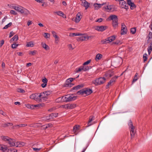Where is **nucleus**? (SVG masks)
<instances>
[{"label": "nucleus", "mask_w": 152, "mask_h": 152, "mask_svg": "<svg viewBox=\"0 0 152 152\" xmlns=\"http://www.w3.org/2000/svg\"><path fill=\"white\" fill-rule=\"evenodd\" d=\"M43 93H37L32 94L30 95V98L38 102H42L44 101L43 98Z\"/></svg>", "instance_id": "1"}, {"label": "nucleus", "mask_w": 152, "mask_h": 152, "mask_svg": "<svg viewBox=\"0 0 152 152\" xmlns=\"http://www.w3.org/2000/svg\"><path fill=\"white\" fill-rule=\"evenodd\" d=\"M12 8L20 12V13L25 15H27L29 13V11L28 10L20 6H13L12 7Z\"/></svg>", "instance_id": "2"}, {"label": "nucleus", "mask_w": 152, "mask_h": 152, "mask_svg": "<svg viewBox=\"0 0 152 152\" xmlns=\"http://www.w3.org/2000/svg\"><path fill=\"white\" fill-rule=\"evenodd\" d=\"M1 138L2 140L8 143L10 147L15 145V141L14 140L6 136H2Z\"/></svg>", "instance_id": "3"}, {"label": "nucleus", "mask_w": 152, "mask_h": 152, "mask_svg": "<svg viewBox=\"0 0 152 152\" xmlns=\"http://www.w3.org/2000/svg\"><path fill=\"white\" fill-rule=\"evenodd\" d=\"M0 150L3 152H17L16 149L8 148L7 146L4 145H0Z\"/></svg>", "instance_id": "4"}, {"label": "nucleus", "mask_w": 152, "mask_h": 152, "mask_svg": "<svg viewBox=\"0 0 152 152\" xmlns=\"http://www.w3.org/2000/svg\"><path fill=\"white\" fill-rule=\"evenodd\" d=\"M106 78L104 77H100L92 81V83L95 86L100 85L105 82Z\"/></svg>", "instance_id": "5"}, {"label": "nucleus", "mask_w": 152, "mask_h": 152, "mask_svg": "<svg viewBox=\"0 0 152 152\" xmlns=\"http://www.w3.org/2000/svg\"><path fill=\"white\" fill-rule=\"evenodd\" d=\"M92 90L90 89L86 88L83 90H80L77 92L78 95L81 94L84 96L90 94L92 92Z\"/></svg>", "instance_id": "6"}, {"label": "nucleus", "mask_w": 152, "mask_h": 152, "mask_svg": "<svg viewBox=\"0 0 152 152\" xmlns=\"http://www.w3.org/2000/svg\"><path fill=\"white\" fill-rule=\"evenodd\" d=\"M64 96V102H66L74 100L76 99V96L72 94H68Z\"/></svg>", "instance_id": "7"}, {"label": "nucleus", "mask_w": 152, "mask_h": 152, "mask_svg": "<svg viewBox=\"0 0 152 152\" xmlns=\"http://www.w3.org/2000/svg\"><path fill=\"white\" fill-rule=\"evenodd\" d=\"M128 125L130 131L131 137L132 138L134 136L135 133L134 131L135 128L134 126H133L132 122L131 120L129 121Z\"/></svg>", "instance_id": "8"}, {"label": "nucleus", "mask_w": 152, "mask_h": 152, "mask_svg": "<svg viewBox=\"0 0 152 152\" xmlns=\"http://www.w3.org/2000/svg\"><path fill=\"white\" fill-rule=\"evenodd\" d=\"M58 113H53L48 115L43 118L42 120H50L54 119L57 117Z\"/></svg>", "instance_id": "9"}, {"label": "nucleus", "mask_w": 152, "mask_h": 152, "mask_svg": "<svg viewBox=\"0 0 152 152\" xmlns=\"http://www.w3.org/2000/svg\"><path fill=\"white\" fill-rule=\"evenodd\" d=\"M103 7L108 12L113 11L114 10V6L112 5L105 4Z\"/></svg>", "instance_id": "10"}, {"label": "nucleus", "mask_w": 152, "mask_h": 152, "mask_svg": "<svg viewBox=\"0 0 152 152\" xmlns=\"http://www.w3.org/2000/svg\"><path fill=\"white\" fill-rule=\"evenodd\" d=\"M119 4L121 8L127 9L128 8V6L126 3V1L124 0H121Z\"/></svg>", "instance_id": "11"}, {"label": "nucleus", "mask_w": 152, "mask_h": 152, "mask_svg": "<svg viewBox=\"0 0 152 152\" xmlns=\"http://www.w3.org/2000/svg\"><path fill=\"white\" fill-rule=\"evenodd\" d=\"M41 93H43V98L44 101H46L48 99V96L51 94V92L50 91H45V92H42Z\"/></svg>", "instance_id": "12"}, {"label": "nucleus", "mask_w": 152, "mask_h": 152, "mask_svg": "<svg viewBox=\"0 0 152 152\" xmlns=\"http://www.w3.org/2000/svg\"><path fill=\"white\" fill-rule=\"evenodd\" d=\"M81 36L78 37V39L77 40H81V41H85L86 40L89 39V37H88L86 35L84 34H81Z\"/></svg>", "instance_id": "13"}, {"label": "nucleus", "mask_w": 152, "mask_h": 152, "mask_svg": "<svg viewBox=\"0 0 152 152\" xmlns=\"http://www.w3.org/2000/svg\"><path fill=\"white\" fill-rule=\"evenodd\" d=\"M127 31V29L126 26L123 23L121 25V34L124 35L126 34Z\"/></svg>", "instance_id": "14"}, {"label": "nucleus", "mask_w": 152, "mask_h": 152, "mask_svg": "<svg viewBox=\"0 0 152 152\" xmlns=\"http://www.w3.org/2000/svg\"><path fill=\"white\" fill-rule=\"evenodd\" d=\"M113 71L112 70H110L106 72L105 74V76L107 78H109L113 76Z\"/></svg>", "instance_id": "15"}, {"label": "nucleus", "mask_w": 152, "mask_h": 152, "mask_svg": "<svg viewBox=\"0 0 152 152\" xmlns=\"http://www.w3.org/2000/svg\"><path fill=\"white\" fill-rule=\"evenodd\" d=\"M80 126L79 125H76L73 127V132L75 134H77L79 132Z\"/></svg>", "instance_id": "16"}, {"label": "nucleus", "mask_w": 152, "mask_h": 152, "mask_svg": "<svg viewBox=\"0 0 152 152\" xmlns=\"http://www.w3.org/2000/svg\"><path fill=\"white\" fill-rule=\"evenodd\" d=\"M82 18V16L80 13L78 12L76 15V17L75 19V21L77 23L79 22Z\"/></svg>", "instance_id": "17"}, {"label": "nucleus", "mask_w": 152, "mask_h": 152, "mask_svg": "<svg viewBox=\"0 0 152 152\" xmlns=\"http://www.w3.org/2000/svg\"><path fill=\"white\" fill-rule=\"evenodd\" d=\"M148 37V39L147 41V43L152 42V32H150L149 33Z\"/></svg>", "instance_id": "18"}, {"label": "nucleus", "mask_w": 152, "mask_h": 152, "mask_svg": "<svg viewBox=\"0 0 152 152\" xmlns=\"http://www.w3.org/2000/svg\"><path fill=\"white\" fill-rule=\"evenodd\" d=\"M105 4L103 3L102 4H98L97 3H95L94 4V6L96 10H98L102 6L104 5Z\"/></svg>", "instance_id": "19"}, {"label": "nucleus", "mask_w": 152, "mask_h": 152, "mask_svg": "<svg viewBox=\"0 0 152 152\" xmlns=\"http://www.w3.org/2000/svg\"><path fill=\"white\" fill-rule=\"evenodd\" d=\"M115 37L114 35L107 38L108 43L109 42H111L114 41L115 39Z\"/></svg>", "instance_id": "20"}, {"label": "nucleus", "mask_w": 152, "mask_h": 152, "mask_svg": "<svg viewBox=\"0 0 152 152\" xmlns=\"http://www.w3.org/2000/svg\"><path fill=\"white\" fill-rule=\"evenodd\" d=\"M109 19L110 20H111L112 21H113L114 20H117L118 18L117 16L115 15H111L110 16L109 18Z\"/></svg>", "instance_id": "21"}, {"label": "nucleus", "mask_w": 152, "mask_h": 152, "mask_svg": "<svg viewBox=\"0 0 152 152\" xmlns=\"http://www.w3.org/2000/svg\"><path fill=\"white\" fill-rule=\"evenodd\" d=\"M52 33L53 37L55 38L56 42L57 43V42L58 41L59 37L56 35V33L54 31H52Z\"/></svg>", "instance_id": "22"}, {"label": "nucleus", "mask_w": 152, "mask_h": 152, "mask_svg": "<svg viewBox=\"0 0 152 152\" xmlns=\"http://www.w3.org/2000/svg\"><path fill=\"white\" fill-rule=\"evenodd\" d=\"M149 44V43H148ZM150 44L148 46V51L149 55H150L152 50V42H150Z\"/></svg>", "instance_id": "23"}, {"label": "nucleus", "mask_w": 152, "mask_h": 152, "mask_svg": "<svg viewBox=\"0 0 152 152\" xmlns=\"http://www.w3.org/2000/svg\"><path fill=\"white\" fill-rule=\"evenodd\" d=\"M82 3L83 4V6L85 7L86 10L88 8L90 5V4L86 1H84V2L83 1Z\"/></svg>", "instance_id": "24"}, {"label": "nucleus", "mask_w": 152, "mask_h": 152, "mask_svg": "<svg viewBox=\"0 0 152 152\" xmlns=\"http://www.w3.org/2000/svg\"><path fill=\"white\" fill-rule=\"evenodd\" d=\"M112 24L114 28L117 27L118 25V19L117 20L112 21Z\"/></svg>", "instance_id": "25"}, {"label": "nucleus", "mask_w": 152, "mask_h": 152, "mask_svg": "<svg viewBox=\"0 0 152 152\" xmlns=\"http://www.w3.org/2000/svg\"><path fill=\"white\" fill-rule=\"evenodd\" d=\"M115 81V77H113L112 78L111 80L108 83V84L107 85V86H109L111 85H112L113 83Z\"/></svg>", "instance_id": "26"}, {"label": "nucleus", "mask_w": 152, "mask_h": 152, "mask_svg": "<svg viewBox=\"0 0 152 152\" xmlns=\"http://www.w3.org/2000/svg\"><path fill=\"white\" fill-rule=\"evenodd\" d=\"M18 37L17 35H15L10 40V42L15 41H17L18 39Z\"/></svg>", "instance_id": "27"}, {"label": "nucleus", "mask_w": 152, "mask_h": 152, "mask_svg": "<svg viewBox=\"0 0 152 152\" xmlns=\"http://www.w3.org/2000/svg\"><path fill=\"white\" fill-rule=\"evenodd\" d=\"M44 104H39L36 105H34V109L37 107L38 108H40L43 107Z\"/></svg>", "instance_id": "28"}, {"label": "nucleus", "mask_w": 152, "mask_h": 152, "mask_svg": "<svg viewBox=\"0 0 152 152\" xmlns=\"http://www.w3.org/2000/svg\"><path fill=\"white\" fill-rule=\"evenodd\" d=\"M83 87V85H78L77 86H75L73 88V90H77L78 89H79L80 88H82Z\"/></svg>", "instance_id": "29"}, {"label": "nucleus", "mask_w": 152, "mask_h": 152, "mask_svg": "<svg viewBox=\"0 0 152 152\" xmlns=\"http://www.w3.org/2000/svg\"><path fill=\"white\" fill-rule=\"evenodd\" d=\"M64 96L60 97L57 98L56 100V102H64Z\"/></svg>", "instance_id": "30"}, {"label": "nucleus", "mask_w": 152, "mask_h": 152, "mask_svg": "<svg viewBox=\"0 0 152 152\" xmlns=\"http://www.w3.org/2000/svg\"><path fill=\"white\" fill-rule=\"evenodd\" d=\"M13 125V124L12 123H7L1 125V126L3 127H6L9 126H12Z\"/></svg>", "instance_id": "31"}, {"label": "nucleus", "mask_w": 152, "mask_h": 152, "mask_svg": "<svg viewBox=\"0 0 152 152\" xmlns=\"http://www.w3.org/2000/svg\"><path fill=\"white\" fill-rule=\"evenodd\" d=\"M102 56V54H97L96 57V60L97 61L101 59Z\"/></svg>", "instance_id": "32"}, {"label": "nucleus", "mask_w": 152, "mask_h": 152, "mask_svg": "<svg viewBox=\"0 0 152 152\" xmlns=\"http://www.w3.org/2000/svg\"><path fill=\"white\" fill-rule=\"evenodd\" d=\"M100 31H103L107 28V26H100Z\"/></svg>", "instance_id": "33"}, {"label": "nucleus", "mask_w": 152, "mask_h": 152, "mask_svg": "<svg viewBox=\"0 0 152 152\" xmlns=\"http://www.w3.org/2000/svg\"><path fill=\"white\" fill-rule=\"evenodd\" d=\"M34 44L33 42L32 41L27 42L26 44V46L28 47H32L33 46Z\"/></svg>", "instance_id": "34"}, {"label": "nucleus", "mask_w": 152, "mask_h": 152, "mask_svg": "<svg viewBox=\"0 0 152 152\" xmlns=\"http://www.w3.org/2000/svg\"><path fill=\"white\" fill-rule=\"evenodd\" d=\"M81 35V34L80 33H70L69 34V36L74 37V36H80Z\"/></svg>", "instance_id": "35"}, {"label": "nucleus", "mask_w": 152, "mask_h": 152, "mask_svg": "<svg viewBox=\"0 0 152 152\" xmlns=\"http://www.w3.org/2000/svg\"><path fill=\"white\" fill-rule=\"evenodd\" d=\"M44 36L47 39H49L50 37V35L48 33H45L44 34Z\"/></svg>", "instance_id": "36"}, {"label": "nucleus", "mask_w": 152, "mask_h": 152, "mask_svg": "<svg viewBox=\"0 0 152 152\" xmlns=\"http://www.w3.org/2000/svg\"><path fill=\"white\" fill-rule=\"evenodd\" d=\"M26 107L28 108L31 109H34V105H31L28 104L26 105Z\"/></svg>", "instance_id": "37"}, {"label": "nucleus", "mask_w": 152, "mask_h": 152, "mask_svg": "<svg viewBox=\"0 0 152 152\" xmlns=\"http://www.w3.org/2000/svg\"><path fill=\"white\" fill-rule=\"evenodd\" d=\"M138 76V74L137 73H136L135 75L134 78L132 81V83L135 82L137 80L138 78L137 77Z\"/></svg>", "instance_id": "38"}, {"label": "nucleus", "mask_w": 152, "mask_h": 152, "mask_svg": "<svg viewBox=\"0 0 152 152\" xmlns=\"http://www.w3.org/2000/svg\"><path fill=\"white\" fill-rule=\"evenodd\" d=\"M42 47L46 50H48L49 49V47L45 44H42Z\"/></svg>", "instance_id": "39"}, {"label": "nucleus", "mask_w": 152, "mask_h": 152, "mask_svg": "<svg viewBox=\"0 0 152 152\" xmlns=\"http://www.w3.org/2000/svg\"><path fill=\"white\" fill-rule=\"evenodd\" d=\"M93 117L92 116H90L89 118V120L88 122V126H90L91 125V122L93 120Z\"/></svg>", "instance_id": "40"}, {"label": "nucleus", "mask_w": 152, "mask_h": 152, "mask_svg": "<svg viewBox=\"0 0 152 152\" xmlns=\"http://www.w3.org/2000/svg\"><path fill=\"white\" fill-rule=\"evenodd\" d=\"M56 13L58 15L61 16L64 15V13L61 11H58L56 12Z\"/></svg>", "instance_id": "41"}, {"label": "nucleus", "mask_w": 152, "mask_h": 152, "mask_svg": "<svg viewBox=\"0 0 152 152\" xmlns=\"http://www.w3.org/2000/svg\"><path fill=\"white\" fill-rule=\"evenodd\" d=\"M75 79V78H70L67 79L66 80V82L68 83H71L73 80Z\"/></svg>", "instance_id": "42"}, {"label": "nucleus", "mask_w": 152, "mask_h": 152, "mask_svg": "<svg viewBox=\"0 0 152 152\" xmlns=\"http://www.w3.org/2000/svg\"><path fill=\"white\" fill-rule=\"evenodd\" d=\"M12 25V23L10 22L8 23V24L6 25L3 28V29H6L8 27H10Z\"/></svg>", "instance_id": "43"}, {"label": "nucleus", "mask_w": 152, "mask_h": 152, "mask_svg": "<svg viewBox=\"0 0 152 152\" xmlns=\"http://www.w3.org/2000/svg\"><path fill=\"white\" fill-rule=\"evenodd\" d=\"M136 32V28H132L131 29V32L132 34H134Z\"/></svg>", "instance_id": "44"}, {"label": "nucleus", "mask_w": 152, "mask_h": 152, "mask_svg": "<svg viewBox=\"0 0 152 152\" xmlns=\"http://www.w3.org/2000/svg\"><path fill=\"white\" fill-rule=\"evenodd\" d=\"M113 43L116 45H119L122 44V42L120 40H117L115 42H113Z\"/></svg>", "instance_id": "45"}, {"label": "nucleus", "mask_w": 152, "mask_h": 152, "mask_svg": "<svg viewBox=\"0 0 152 152\" xmlns=\"http://www.w3.org/2000/svg\"><path fill=\"white\" fill-rule=\"evenodd\" d=\"M17 91L18 92L22 93L25 92L24 90L22 88H18L17 89Z\"/></svg>", "instance_id": "46"}, {"label": "nucleus", "mask_w": 152, "mask_h": 152, "mask_svg": "<svg viewBox=\"0 0 152 152\" xmlns=\"http://www.w3.org/2000/svg\"><path fill=\"white\" fill-rule=\"evenodd\" d=\"M147 54L146 53L144 54L143 55V61L144 62H145L147 60Z\"/></svg>", "instance_id": "47"}, {"label": "nucleus", "mask_w": 152, "mask_h": 152, "mask_svg": "<svg viewBox=\"0 0 152 152\" xmlns=\"http://www.w3.org/2000/svg\"><path fill=\"white\" fill-rule=\"evenodd\" d=\"M83 68V70L84 71H86L89 69V68L88 66H82Z\"/></svg>", "instance_id": "48"}, {"label": "nucleus", "mask_w": 152, "mask_h": 152, "mask_svg": "<svg viewBox=\"0 0 152 152\" xmlns=\"http://www.w3.org/2000/svg\"><path fill=\"white\" fill-rule=\"evenodd\" d=\"M130 6L131 9H133L136 6L133 3H132V4H131L129 5Z\"/></svg>", "instance_id": "49"}, {"label": "nucleus", "mask_w": 152, "mask_h": 152, "mask_svg": "<svg viewBox=\"0 0 152 152\" xmlns=\"http://www.w3.org/2000/svg\"><path fill=\"white\" fill-rule=\"evenodd\" d=\"M52 125L51 124H49L45 125V129L49 127H52Z\"/></svg>", "instance_id": "50"}, {"label": "nucleus", "mask_w": 152, "mask_h": 152, "mask_svg": "<svg viewBox=\"0 0 152 152\" xmlns=\"http://www.w3.org/2000/svg\"><path fill=\"white\" fill-rule=\"evenodd\" d=\"M36 53V51L35 50L31 51L30 52L29 54L32 55H34Z\"/></svg>", "instance_id": "51"}, {"label": "nucleus", "mask_w": 152, "mask_h": 152, "mask_svg": "<svg viewBox=\"0 0 152 152\" xmlns=\"http://www.w3.org/2000/svg\"><path fill=\"white\" fill-rule=\"evenodd\" d=\"M27 125L26 124H20L18 125V128L24 127Z\"/></svg>", "instance_id": "52"}, {"label": "nucleus", "mask_w": 152, "mask_h": 152, "mask_svg": "<svg viewBox=\"0 0 152 152\" xmlns=\"http://www.w3.org/2000/svg\"><path fill=\"white\" fill-rule=\"evenodd\" d=\"M120 60L121 61H122V59H121V58H119L116 59V60H115L116 61H115V62L116 64H118L119 62V61Z\"/></svg>", "instance_id": "53"}, {"label": "nucleus", "mask_w": 152, "mask_h": 152, "mask_svg": "<svg viewBox=\"0 0 152 152\" xmlns=\"http://www.w3.org/2000/svg\"><path fill=\"white\" fill-rule=\"evenodd\" d=\"M100 26H96L94 27V28L95 30L100 31Z\"/></svg>", "instance_id": "54"}, {"label": "nucleus", "mask_w": 152, "mask_h": 152, "mask_svg": "<svg viewBox=\"0 0 152 152\" xmlns=\"http://www.w3.org/2000/svg\"><path fill=\"white\" fill-rule=\"evenodd\" d=\"M32 148L33 149V150L34 151H35L36 152H38L41 149V148Z\"/></svg>", "instance_id": "55"}, {"label": "nucleus", "mask_w": 152, "mask_h": 152, "mask_svg": "<svg viewBox=\"0 0 152 152\" xmlns=\"http://www.w3.org/2000/svg\"><path fill=\"white\" fill-rule=\"evenodd\" d=\"M91 61V60H89L87 61H86V62H85V63H84V64H83V65L84 66L87 65L89 63H90Z\"/></svg>", "instance_id": "56"}, {"label": "nucleus", "mask_w": 152, "mask_h": 152, "mask_svg": "<svg viewBox=\"0 0 152 152\" xmlns=\"http://www.w3.org/2000/svg\"><path fill=\"white\" fill-rule=\"evenodd\" d=\"M101 43L102 44H105L108 43L107 41V39H106L104 40H102L101 41Z\"/></svg>", "instance_id": "57"}, {"label": "nucleus", "mask_w": 152, "mask_h": 152, "mask_svg": "<svg viewBox=\"0 0 152 152\" xmlns=\"http://www.w3.org/2000/svg\"><path fill=\"white\" fill-rule=\"evenodd\" d=\"M10 13L11 14L14 15H16L17 14L15 11L12 10H10Z\"/></svg>", "instance_id": "58"}, {"label": "nucleus", "mask_w": 152, "mask_h": 152, "mask_svg": "<svg viewBox=\"0 0 152 152\" xmlns=\"http://www.w3.org/2000/svg\"><path fill=\"white\" fill-rule=\"evenodd\" d=\"M20 142H15V145L14 146H16V147H20Z\"/></svg>", "instance_id": "59"}, {"label": "nucleus", "mask_w": 152, "mask_h": 152, "mask_svg": "<svg viewBox=\"0 0 152 152\" xmlns=\"http://www.w3.org/2000/svg\"><path fill=\"white\" fill-rule=\"evenodd\" d=\"M18 45L16 44H13L12 45V47L13 48H15L17 47Z\"/></svg>", "instance_id": "60"}, {"label": "nucleus", "mask_w": 152, "mask_h": 152, "mask_svg": "<svg viewBox=\"0 0 152 152\" xmlns=\"http://www.w3.org/2000/svg\"><path fill=\"white\" fill-rule=\"evenodd\" d=\"M0 114L4 116H6L7 115L5 113H4V112L2 110H0Z\"/></svg>", "instance_id": "61"}, {"label": "nucleus", "mask_w": 152, "mask_h": 152, "mask_svg": "<svg viewBox=\"0 0 152 152\" xmlns=\"http://www.w3.org/2000/svg\"><path fill=\"white\" fill-rule=\"evenodd\" d=\"M82 70H83V68L82 66H80L78 69V70H77V72H80Z\"/></svg>", "instance_id": "62"}, {"label": "nucleus", "mask_w": 152, "mask_h": 152, "mask_svg": "<svg viewBox=\"0 0 152 152\" xmlns=\"http://www.w3.org/2000/svg\"><path fill=\"white\" fill-rule=\"evenodd\" d=\"M42 81L43 83H45L47 84V80L46 78H45L42 79Z\"/></svg>", "instance_id": "63"}, {"label": "nucleus", "mask_w": 152, "mask_h": 152, "mask_svg": "<svg viewBox=\"0 0 152 152\" xmlns=\"http://www.w3.org/2000/svg\"><path fill=\"white\" fill-rule=\"evenodd\" d=\"M15 34L14 33L13 31H11L9 37L10 38Z\"/></svg>", "instance_id": "64"}]
</instances>
